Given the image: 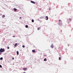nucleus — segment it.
<instances>
[{
    "label": "nucleus",
    "instance_id": "nucleus-1",
    "mask_svg": "<svg viewBox=\"0 0 73 73\" xmlns=\"http://www.w3.org/2000/svg\"><path fill=\"white\" fill-rule=\"evenodd\" d=\"M5 51V50L4 49H2V48H1V49H0V52H4Z\"/></svg>",
    "mask_w": 73,
    "mask_h": 73
},
{
    "label": "nucleus",
    "instance_id": "nucleus-2",
    "mask_svg": "<svg viewBox=\"0 0 73 73\" xmlns=\"http://www.w3.org/2000/svg\"><path fill=\"white\" fill-rule=\"evenodd\" d=\"M31 2L33 3V4H35V2H34V1H31Z\"/></svg>",
    "mask_w": 73,
    "mask_h": 73
},
{
    "label": "nucleus",
    "instance_id": "nucleus-3",
    "mask_svg": "<svg viewBox=\"0 0 73 73\" xmlns=\"http://www.w3.org/2000/svg\"><path fill=\"white\" fill-rule=\"evenodd\" d=\"M52 48H54V46H53V44H52L51 46H50Z\"/></svg>",
    "mask_w": 73,
    "mask_h": 73
},
{
    "label": "nucleus",
    "instance_id": "nucleus-4",
    "mask_svg": "<svg viewBox=\"0 0 73 73\" xmlns=\"http://www.w3.org/2000/svg\"><path fill=\"white\" fill-rule=\"evenodd\" d=\"M32 52L33 53H35L36 52V51L35 50H32Z\"/></svg>",
    "mask_w": 73,
    "mask_h": 73
},
{
    "label": "nucleus",
    "instance_id": "nucleus-5",
    "mask_svg": "<svg viewBox=\"0 0 73 73\" xmlns=\"http://www.w3.org/2000/svg\"><path fill=\"white\" fill-rule=\"evenodd\" d=\"M19 51H17V55H19Z\"/></svg>",
    "mask_w": 73,
    "mask_h": 73
},
{
    "label": "nucleus",
    "instance_id": "nucleus-6",
    "mask_svg": "<svg viewBox=\"0 0 73 73\" xmlns=\"http://www.w3.org/2000/svg\"><path fill=\"white\" fill-rule=\"evenodd\" d=\"M27 68H23V70H27Z\"/></svg>",
    "mask_w": 73,
    "mask_h": 73
},
{
    "label": "nucleus",
    "instance_id": "nucleus-7",
    "mask_svg": "<svg viewBox=\"0 0 73 73\" xmlns=\"http://www.w3.org/2000/svg\"><path fill=\"white\" fill-rule=\"evenodd\" d=\"M46 20H47L48 19V17H47V16H46Z\"/></svg>",
    "mask_w": 73,
    "mask_h": 73
},
{
    "label": "nucleus",
    "instance_id": "nucleus-8",
    "mask_svg": "<svg viewBox=\"0 0 73 73\" xmlns=\"http://www.w3.org/2000/svg\"><path fill=\"white\" fill-rule=\"evenodd\" d=\"M40 28H41L40 27H39L38 28H37V30H39L40 29Z\"/></svg>",
    "mask_w": 73,
    "mask_h": 73
},
{
    "label": "nucleus",
    "instance_id": "nucleus-9",
    "mask_svg": "<svg viewBox=\"0 0 73 73\" xmlns=\"http://www.w3.org/2000/svg\"><path fill=\"white\" fill-rule=\"evenodd\" d=\"M13 10L15 11H16L17 10V9H16L15 8H14Z\"/></svg>",
    "mask_w": 73,
    "mask_h": 73
},
{
    "label": "nucleus",
    "instance_id": "nucleus-10",
    "mask_svg": "<svg viewBox=\"0 0 73 73\" xmlns=\"http://www.w3.org/2000/svg\"><path fill=\"white\" fill-rule=\"evenodd\" d=\"M17 43H16L15 44V46H17Z\"/></svg>",
    "mask_w": 73,
    "mask_h": 73
},
{
    "label": "nucleus",
    "instance_id": "nucleus-11",
    "mask_svg": "<svg viewBox=\"0 0 73 73\" xmlns=\"http://www.w3.org/2000/svg\"><path fill=\"white\" fill-rule=\"evenodd\" d=\"M61 60V57H59V60Z\"/></svg>",
    "mask_w": 73,
    "mask_h": 73
},
{
    "label": "nucleus",
    "instance_id": "nucleus-12",
    "mask_svg": "<svg viewBox=\"0 0 73 73\" xmlns=\"http://www.w3.org/2000/svg\"><path fill=\"white\" fill-rule=\"evenodd\" d=\"M32 22H33V23L34 22V20L32 19Z\"/></svg>",
    "mask_w": 73,
    "mask_h": 73
},
{
    "label": "nucleus",
    "instance_id": "nucleus-13",
    "mask_svg": "<svg viewBox=\"0 0 73 73\" xmlns=\"http://www.w3.org/2000/svg\"><path fill=\"white\" fill-rule=\"evenodd\" d=\"M25 27L27 28H28V25H26Z\"/></svg>",
    "mask_w": 73,
    "mask_h": 73
},
{
    "label": "nucleus",
    "instance_id": "nucleus-14",
    "mask_svg": "<svg viewBox=\"0 0 73 73\" xmlns=\"http://www.w3.org/2000/svg\"><path fill=\"white\" fill-rule=\"evenodd\" d=\"M46 58H45V59H44V61H46Z\"/></svg>",
    "mask_w": 73,
    "mask_h": 73
},
{
    "label": "nucleus",
    "instance_id": "nucleus-15",
    "mask_svg": "<svg viewBox=\"0 0 73 73\" xmlns=\"http://www.w3.org/2000/svg\"><path fill=\"white\" fill-rule=\"evenodd\" d=\"M2 17L3 18H4V17H5V15H2Z\"/></svg>",
    "mask_w": 73,
    "mask_h": 73
},
{
    "label": "nucleus",
    "instance_id": "nucleus-16",
    "mask_svg": "<svg viewBox=\"0 0 73 73\" xmlns=\"http://www.w3.org/2000/svg\"><path fill=\"white\" fill-rule=\"evenodd\" d=\"M0 59L1 60H2L3 59V58H1Z\"/></svg>",
    "mask_w": 73,
    "mask_h": 73
},
{
    "label": "nucleus",
    "instance_id": "nucleus-17",
    "mask_svg": "<svg viewBox=\"0 0 73 73\" xmlns=\"http://www.w3.org/2000/svg\"><path fill=\"white\" fill-rule=\"evenodd\" d=\"M22 47L23 48H25V46L24 45L22 46Z\"/></svg>",
    "mask_w": 73,
    "mask_h": 73
},
{
    "label": "nucleus",
    "instance_id": "nucleus-18",
    "mask_svg": "<svg viewBox=\"0 0 73 73\" xmlns=\"http://www.w3.org/2000/svg\"><path fill=\"white\" fill-rule=\"evenodd\" d=\"M61 21V20H59V22H60Z\"/></svg>",
    "mask_w": 73,
    "mask_h": 73
},
{
    "label": "nucleus",
    "instance_id": "nucleus-19",
    "mask_svg": "<svg viewBox=\"0 0 73 73\" xmlns=\"http://www.w3.org/2000/svg\"><path fill=\"white\" fill-rule=\"evenodd\" d=\"M69 21H71V19H69Z\"/></svg>",
    "mask_w": 73,
    "mask_h": 73
},
{
    "label": "nucleus",
    "instance_id": "nucleus-20",
    "mask_svg": "<svg viewBox=\"0 0 73 73\" xmlns=\"http://www.w3.org/2000/svg\"><path fill=\"white\" fill-rule=\"evenodd\" d=\"M7 49H9V46L7 47Z\"/></svg>",
    "mask_w": 73,
    "mask_h": 73
},
{
    "label": "nucleus",
    "instance_id": "nucleus-21",
    "mask_svg": "<svg viewBox=\"0 0 73 73\" xmlns=\"http://www.w3.org/2000/svg\"><path fill=\"white\" fill-rule=\"evenodd\" d=\"M0 68H2V66L1 65H0Z\"/></svg>",
    "mask_w": 73,
    "mask_h": 73
},
{
    "label": "nucleus",
    "instance_id": "nucleus-22",
    "mask_svg": "<svg viewBox=\"0 0 73 73\" xmlns=\"http://www.w3.org/2000/svg\"><path fill=\"white\" fill-rule=\"evenodd\" d=\"M13 37H15V35H13Z\"/></svg>",
    "mask_w": 73,
    "mask_h": 73
},
{
    "label": "nucleus",
    "instance_id": "nucleus-23",
    "mask_svg": "<svg viewBox=\"0 0 73 73\" xmlns=\"http://www.w3.org/2000/svg\"><path fill=\"white\" fill-rule=\"evenodd\" d=\"M21 18H22L21 17H20V19H21Z\"/></svg>",
    "mask_w": 73,
    "mask_h": 73
},
{
    "label": "nucleus",
    "instance_id": "nucleus-24",
    "mask_svg": "<svg viewBox=\"0 0 73 73\" xmlns=\"http://www.w3.org/2000/svg\"><path fill=\"white\" fill-rule=\"evenodd\" d=\"M1 53L0 52V55H1Z\"/></svg>",
    "mask_w": 73,
    "mask_h": 73
},
{
    "label": "nucleus",
    "instance_id": "nucleus-25",
    "mask_svg": "<svg viewBox=\"0 0 73 73\" xmlns=\"http://www.w3.org/2000/svg\"><path fill=\"white\" fill-rule=\"evenodd\" d=\"M12 59H13H13H14V58H12Z\"/></svg>",
    "mask_w": 73,
    "mask_h": 73
},
{
    "label": "nucleus",
    "instance_id": "nucleus-26",
    "mask_svg": "<svg viewBox=\"0 0 73 73\" xmlns=\"http://www.w3.org/2000/svg\"><path fill=\"white\" fill-rule=\"evenodd\" d=\"M23 73H26V72H23Z\"/></svg>",
    "mask_w": 73,
    "mask_h": 73
}]
</instances>
